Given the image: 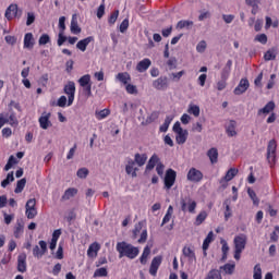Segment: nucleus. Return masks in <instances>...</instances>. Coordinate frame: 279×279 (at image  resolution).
<instances>
[{"label":"nucleus","mask_w":279,"mask_h":279,"mask_svg":"<svg viewBox=\"0 0 279 279\" xmlns=\"http://www.w3.org/2000/svg\"><path fill=\"white\" fill-rule=\"evenodd\" d=\"M116 250L119 254V258H123L125 256L126 258H130L131 260H134L138 254H141V251L138 247L128 243V242H118Z\"/></svg>","instance_id":"nucleus-1"},{"label":"nucleus","mask_w":279,"mask_h":279,"mask_svg":"<svg viewBox=\"0 0 279 279\" xmlns=\"http://www.w3.org/2000/svg\"><path fill=\"white\" fill-rule=\"evenodd\" d=\"M181 263H186L187 265H195L197 263V256L193 247L184 246L182 248Z\"/></svg>","instance_id":"nucleus-2"},{"label":"nucleus","mask_w":279,"mask_h":279,"mask_svg":"<svg viewBox=\"0 0 279 279\" xmlns=\"http://www.w3.org/2000/svg\"><path fill=\"white\" fill-rule=\"evenodd\" d=\"M175 134V142L178 145H184L186 143V138H189V131L182 129L180 122H175L172 128Z\"/></svg>","instance_id":"nucleus-3"},{"label":"nucleus","mask_w":279,"mask_h":279,"mask_svg":"<svg viewBox=\"0 0 279 279\" xmlns=\"http://www.w3.org/2000/svg\"><path fill=\"white\" fill-rule=\"evenodd\" d=\"M178 178V172L175 170L169 168L166 171L165 178H163V189L166 191H171L173 187V184H175V179Z\"/></svg>","instance_id":"nucleus-4"},{"label":"nucleus","mask_w":279,"mask_h":279,"mask_svg":"<svg viewBox=\"0 0 279 279\" xmlns=\"http://www.w3.org/2000/svg\"><path fill=\"white\" fill-rule=\"evenodd\" d=\"M181 210L183 213H191V215H195V208H197V202H195L191 197L182 198L181 202Z\"/></svg>","instance_id":"nucleus-5"},{"label":"nucleus","mask_w":279,"mask_h":279,"mask_svg":"<svg viewBox=\"0 0 279 279\" xmlns=\"http://www.w3.org/2000/svg\"><path fill=\"white\" fill-rule=\"evenodd\" d=\"M63 93L68 95V107L73 106V101H75V82L69 81L63 87Z\"/></svg>","instance_id":"nucleus-6"},{"label":"nucleus","mask_w":279,"mask_h":279,"mask_svg":"<svg viewBox=\"0 0 279 279\" xmlns=\"http://www.w3.org/2000/svg\"><path fill=\"white\" fill-rule=\"evenodd\" d=\"M25 215L27 219H35L38 215V209H36V198H29L25 205Z\"/></svg>","instance_id":"nucleus-7"},{"label":"nucleus","mask_w":279,"mask_h":279,"mask_svg":"<svg viewBox=\"0 0 279 279\" xmlns=\"http://www.w3.org/2000/svg\"><path fill=\"white\" fill-rule=\"evenodd\" d=\"M278 148V144L276 140H270L267 146V160L269 165H276V149Z\"/></svg>","instance_id":"nucleus-8"},{"label":"nucleus","mask_w":279,"mask_h":279,"mask_svg":"<svg viewBox=\"0 0 279 279\" xmlns=\"http://www.w3.org/2000/svg\"><path fill=\"white\" fill-rule=\"evenodd\" d=\"M39 245V246H38ZM38 245H35L33 248V256L35 258H43L47 254V242L45 240H40Z\"/></svg>","instance_id":"nucleus-9"},{"label":"nucleus","mask_w":279,"mask_h":279,"mask_svg":"<svg viewBox=\"0 0 279 279\" xmlns=\"http://www.w3.org/2000/svg\"><path fill=\"white\" fill-rule=\"evenodd\" d=\"M38 123L41 130H49V128L53 125V123H51V112L44 111L38 119Z\"/></svg>","instance_id":"nucleus-10"},{"label":"nucleus","mask_w":279,"mask_h":279,"mask_svg":"<svg viewBox=\"0 0 279 279\" xmlns=\"http://www.w3.org/2000/svg\"><path fill=\"white\" fill-rule=\"evenodd\" d=\"M234 250H240L243 252L247 245V235L245 233H240L233 239Z\"/></svg>","instance_id":"nucleus-11"},{"label":"nucleus","mask_w":279,"mask_h":279,"mask_svg":"<svg viewBox=\"0 0 279 279\" xmlns=\"http://www.w3.org/2000/svg\"><path fill=\"white\" fill-rule=\"evenodd\" d=\"M138 171V165L135 162L132 158H126V165H125V172L128 175H131V178H136L138 174L136 173Z\"/></svg>","instance_id":"nucleus-12"},{"label":"nucleus","mask_w":279,"mask_h":279,"mask_svg":"<svg viewBox=\"0 0 279 279\" xmlns=\"http://www.w3.org/2000/svg\"><path fill=\"white\" fill-rule=\"evenodd\" d=\"M189 182H202L204 180V173H202L197 168H191L186 174Z\"/></svg>","instance_id":"nucleus-13"},{"label":"nucleus","mask_w":279,"mask_h":279,"mask_svg":"<svg viewBox=\"0 0 279 279\" xmlns=\"http://www.w3.org/2000/svg\"><path fill=\"white\" fill-rule=\"evenodd\" d=\"M239 173V170L236 168H230L226 175L220 180V184L222 189H227L228 182L234 180L235 175Z\"/></svg>","instance_id":"nucleus-14"},{"label":"nucleus","mask_w":279,"mask_h":279,"mask_svg":"<svg viewBox=\"0 0 279 279\" xmlns=\"http://www.w3.org/2000/svg\"><path fill=\"white\" fill-rule=\"evenodd\" d=\"M153 86L156 90H167L169 88V78L161 76L153 82Z\"/></svg>","instance_id":"nucleus-15"},{"label":"nucleus","mask_w":279,"mask_h":279,"mask_svg":"<svg viewBox=\"0 0 279 279\" xmlns=\"http://www.w3.org/2000/svg\"><path fill=\"white\" fill-rule=\"evenodd\" d=\"M160 265H162V256L158 255L153 258L149 267L150 276H157L158 269H160Z\"/></svg>","instance_id":"nucleus-16"},{"label":"nucleus","mask_w":279,"mask_h":279,"mask_svg":"<svg viewBox=\"0 0 279 279\" xmlns=\"http://www.w3.org/2000/svg\"><path fill=\"white\" fill-rule=\"evenodd\" d=\"M17 271H20V274L27 271V254L25 253L17 256Z\"/></svg>","instance_id":"nucleus-17"},{"label":"nucleus","mask_w":279,"mask_h":279,"mask_svg":"<svg viewBox=\"0 0 279 279\" xmlns=\"http://www.w3.org/2000/svg\"><path fill=\"white\" fill-rule=\"evenodd\" d=\"M17 14H19V4L12 3L5 10L4 16L8 21H12V19H16Z\"/></svg>","instance_id":"nucleus-18"},{"label":"nucleus","mask_w":279,"mask_h":279,"mask_svg":"<svg viewBox=\"0 0 279 279\" xmlns=\"http://www.w3.org/2000/svg\"><path fill=\"white\" fill-rule=\"evenodd\" d=\"M250 88V81L247 78H242L239 85L234 88V95H243Z\"/></svg>","instance_id":"nucleus-19"},{"label":"nucleus","mask_w":279,"mask_h":279,"mask_svg":"<svg viewBox=\"0 0 279 279\" xmlns=\"http://www.w3.org/2000/svg\"><path fill=\"white\" fill-rule=\"evenodd\" d=\"M99 250H101V245L97 242H94L89 245L87 250L88 258H97V254H99Z\"/></svg>","instance_id":"nucleus-20"},{"label":"nucleus","mask_w":279,"mask_h":279,"mask_svg":"<svg viewBox=\"0 0 279 279\" xmlns=\"http://www.w3.org/2000/svg\"><path fill=\"white\" fill-rule=\"evenodd\" d=\"M116 80L123 84V86H126V84L132 82V76L128 72H120L116 75Z\"/></svg>","instance_id":"nucleus-21"},{"label":"nucleus","mask_w":279,"mask_h":279,"mask_svg":"<svg viewBox=\"0 0 279 279\" xmlns=\"http://www.w3.org/2000/svg\"><path fill=\"white\" fill-rule=\"evenodd\" d=\"M226 133L228 136H236V121L234 120H229L226 123Z\"/></svg>","instance_id":"nucleus-22"},{"label":"nucleus","mask_w":279,"mask_h":279,"mask_svg":"<svg viewBox=\"0 0 279 279\" xmlns=\"http://www.w3.org/2000/svg\"><path fill=\"white\" fill-rule=\"evenodd\" d=\"M95 40V37L89 36L86 37L84 39H81L77 44H76V49H80V51H86V48L90 45V43H93Z\"/></svg>","instance_id":"nucleus-23"},{"label":"nucleus","mask_w":279,"mask_h":279,"mask_svg":"<svg viewBox=\"0 0 279 279\" xmlns=\"http://www.w3.org/2000/svg\"><path fill=\"white\" fill-rule=\"evenodd\" d=\"M160 157H158L156 154H154L150 158H149V160H148V162H147V165H146V171H151V170H154V168L155 167H158V165H160Z\"/></svg>","instance_id":"nucleus-24"},{"label":"nucleus","mask_w":279,"mask_h":279,"mask_svg":"<svg viewBox=\"0 0 279 279\" xmlns=\"http://www.w3.org/2000/svg\"><path fill=\"white\" fill-rule=\"evenodd\" d=\"M150 66H151V60L144 59L137 63L136 71H138V73H145V71H147V69H149Z\"/></svg>","instance_id":"nucleus-25"},{"label":"nucleus","mask_w":279,"mask_h":279,"mask_svg":"<svg viewBox=\"0 0 279 279\" xmlns=\"http://www.w3.org/2000/svg\"><path fill=\"white\" fill-rule=\"evenodd\" d=\"M245 3L246 5H250V8H252L251 14H258V10H260V0H245Z\"/></svg>","instance_id":"nucleus-26"},{"label":"nucleus","mask_w":279,"mask_h":279,"mask_svg":"<svg viewBox=\"0 0 279 279\" xmlns=\"http://www.w3.org/2000/svg\"><path fill=\"white\" fill-rule=\"evenodd\" d=\"M24 231H25V225H23V221L17 220L14 227V232H13L15 239H21V236H23Z\"/></svg>","instance_id":"nucleus-27"},{"label":"nucleus","mask_w":279,"mask_h":279,"mask_svg":"<svg viewBox=\"0 0 279 279\" xmlns=\"http://www.w3.org/2000/svg\"><path fill=\"white\" fill-rule=\"evenodd\" d=\"M134 162L137 165V167H145V162H147V154H140L136 153L134 155Z\"/></svg>","instance_id":"nucleus-28"},{"label":"nucleus","mask_w":279,"mask_h":279,"mask_svg":"<svg viewBox=\"0 0 279 279\" xmlns=\"http://www.w3.org/2000/svg\"><path fill=\"white\" fill-rule=\"evenodd\" d=\"M207 156H208L211 165H217V162L219 161V150H217V148H210L207 151Z\"/></svg>","instance_id":"nucleus-29"},{"label":"nucleus","mask_w":279,"mask_h":279,"mask_svg":"<svg viewBox=\"0 0 279 279\" xmlns=\"http://www.w3.org/2000/svg\"><path fill=\"white\" fill-rule=\"evenodd\" d=\"M24 49H34V34L26 33L24 36Z\"/></svg>","instance_id":"nucleus-30"},{"label":"nucleus","mask_w":279,"mask_h":279,"mask_svg":"<svg viewBox=\"0 0 279 279\" xmlns=\"http://www.w3.org/2000/svg\"><path fill=\"white\" fill-rule=\"evenodd\" d=\"M77 195V189L75 187H69L65 190L64 194L62 195V201L63 202H69V199H72V197H75Z\"/></svg>","instance_id":"nucleus-31"},{"label":"nucleus","mask_w":279,"mask_h":279,"mask_svg":"<svg viewBox=\"0 0 279 279\" xmlns=\"http://www.w3.org/2000/svg\"><path fill=\"white\" fill-rule=\"evenodd\" d=\"M214 238H215V233L210 231L203 242V252L205 256H206V251L208 250V247H210V243H213L214 241Z\"/></svg>","instance_id":"nucleus-32"},{"label":"nucleus","mask_w":279,"mask_h":279,"mask_svg":"<svg viewBox=\"0 0 279 279\" xmlns=\"http://www.w3.org/2000/svg\"><path fill=\"white\" fill-rule=\"evenodd\" d=\"M276 108V104L274 101H269L264 108L259 109L257 114H269V112H274Z\"/></svg>","instance_id":"nucleus-33"},{"label":"nucleus","mask_w":279,"mask_h":279,"mask_svg":"<svg viewBox=\"0 0 279 279\" xmlns=\"http://www.w3.org/2000/svg\"><path fill=\"white\" fill-rule=\"evenodd\" d=\"M70 31H71L72 34H81L82 33V28L77 24V16L76 15L72 16Z\"/></svg>","instance_id":"nucleus-34"},{"label":"nucleus","mask_w":279,"mask_h":279,"mask_svg":"<svg viewBox=\"0 0 279 279\" xmlns=\"http://www.w3.org/2000/svg\"><path fill=\"white\" fill-rule=\"evenodd\" d=\"M276 56H278V48H270L265 52L264 60H266V62H269L271 60H275Z\"/></svg>","instance_id":"nucleus-35"},{"label":"nucleus","mask_w":279,"mask_h":279,"mask_svg":"<svg viewBox=\"0 0 279 279\" xmlns=\"http://www.w3.org/2000/svg\"><path fill=\"white\" fill-rule=\"evenodd\" d=\"M229 73H230L229 71L223 70L221 75L222 80L219 81L216 85L217 90H223L226 88L227 86L226 78L228 77Z\"/></svg>","instance_id":"nucleus-36"},{"label":"nucleus","mask_w":279,"mask_h":279,"mask_svg":"<svg viewBox=\"0 0 279 279\" xmlns=\"http://www.w3.org/2000/svg\"><path fill=\"white\" fill-rule=\"evenodd\" d=\"M149 254H151V248L149 246H145L142 256L140 257V262L142 265H147Z\"/></svg>","instance_id":"nucleus-37"},{"label":"nucleus","mask_w":279,"mask_h":279,"mask_svg":"<svg viewBox=\"0 0 279 279\" xmlns=\"http://www.w3.org/2000/svg\"><path fill=\"white\" fill-rule=\"evenodd\" d=\"M208 218V213L206 210H202L195 219V226H202V223H204L206 221V219Z\"/></svg>","instance_id":"nucleus-38"},{"label":"nucleus","mask_w":279,"mask_h":279,"mask_svg":"<svg viewBox=\"0 0 279 279\" xmlns=\"http://www.w3.org/2000/svg\"><path fill=\"white\" fill-rule=\"evenodd\" d=\"M173 119H174L173 114L167 116L165 119L163 125H161L159 129L160 132H167V130H169V125H171V122L173 121Z\"/></svg>","instance_id":"nucleus-39"},{"label":"nucleus","mask_w":279,"mask_h":279,"mask_svg":"<svg viewBox=\"0 0 279 279\" xmlns=\"http://www.w3.org/2000/svg\"><path fill=\"white\" fill-rule=\"evenodd\" d=\"M189 27H193V21L181 20L177 24V29H189Z\"/></svg>","instance_id":"nucleus-40"},{"label":"nucleus","mask_w":279,"mask_h":279,"mask_svg":"<svg viewBox=\"0 0 279 279\" xmlns=\"http://www.w3.org/2000/svg\"><path fill=\"white\" fill-rule=\"evenodd\" d=\"M78 84L81 88H83L84 86H90V74H85L81 78H78Z\"/></svg>","instance_id":"nucleus-41"},{"label":"nucleus","mask_w":279,"mask_h":279,"mask_svg":"<svg viewBox=\"0 0 279 279\" xmlns=\"http://www.w3.org/2000/svg\"><path fill=\"white\" fill-rule=\"evenodd\" d=\"M189 114H193V117H199V106L190 104L187 108Z\"/></svg>","instance_id":"nucleus-42"},{"label":"nucleus","mask_w":279,"mask_h":279,"mask_svg":"<svg viewBox=\"0 0 279 279\" xmlns=\"http://www.w3.org/2000/svg\"><path fill=\"white\" fill-rule=\"evenodd\" d=\"M266 24H265V29H269V27H275L277 28L279 25L278 20L276 19L275 21L271 20L270 16L265 17Z\"/></svg>","instance_id":"nucleus-43"},{"label":"nucleus","mask_w":279,"mask_h":279,"mask_svg":"<svg viewBox=\"0 0 279 279\" xmlns=\"http://www.w3.org/2000/svg\"><path fill=\"white\" fill-rule=\"evenodd\" d=\"M253 279H263V268H260V264L254 266Z\"/></svg>","instance_id":"nucleus-44"},{"label":"nucleus","mask_w":279,"mask_h":279,"mask_svg":"<svg viewBox=\"0 0 279 279\" xmlns=\"http://www.w3.org/2000/svg\"><path fill=\"white\" fill-rule=\"evenodd\" d=\"M96 119H98V121H101L104 119H106L107 117H110V110L109 109H102L100 111H96Z\"/></svg>","instance_id":"nucleus-45"},{"label":"nucleus","mask_w":279,"mask_h":279,"mask_svg":"<svg viewBox=\"0 0 279 279\" xmlns=\"http://www.w3.org/2000/svg\"><path fill=\"white\" fill-rule=\"evenodd\" d=\"M223 206L226 208L225 220L228 221V219H230V217H232V208H230V201H225Z\"/></svg>","instance_id":"nucleus-46"},{"label":"nucleus","mask_w":279,"mask_h":279,"mask_svg":"<svg viewBox=\"0 0 279 279\" xmlns=\"http://www.w3.org/2000/svg\"><path fill=\"white\" fill-rule=\"evenodd\" d=\"M88 173H90L88 168H80L76 171V175H77V178H80V180H86V178H88Z\"/></svg>","instance_id":"nucleus-47"},{"label":"nucleus","mask_w":279,"mask_h":279,"mask_svg":"<svg viewBox=\"0 0 279 279\" xmlns=\"http://www.w3.org/2000/svg\"><path fill=\"white\" fill-rule=\"evenodd\" d=\"M25 184H27L26 179H21L16 183V187L14 190V193H23V189H25Z\"/></svg>","instance_id":"nucleus-48"},{"label":"nucleus","mask_w":279,"mask_h":279,"mask_svg":"<svg viewBox=\"0 0 279 279\" xmlns=\"http://www.w3.org/2000/svg\"><path fill=\"white\" fill-rule=\"evenodd\" d=\"M108 276V269L107 268H98L94 272V278H106Z\"/></svg>","instance_id":"nucleus-49"},{"label":"nucleus","mask_w":279,"mask_h":279,"mask_svg":"<svg viewBox=\"0 0 279 279\" xmlns=\"http://www.w3.org/2000/svg\"><path fill=\"white\" fill-rule=\"evenodd\" d=\"M10 182H14V172L8 173L7 178L1 182L2 189H5Z\"/></svg>","instance_id":"nucleus-50"},{"label":"nucleus","mask_w":279,"mask_h":279,"mask_svg":"<svg viewBox=\"0 0 279 279\" xmlns=\"http://www.w3.org/2000/svg\"><path fill=\"white\" fill-rule=\"evenodd\" d=\"M125 90L129 95H138V88L136 87V85H132L129 83L125 85Z\"/></svg>","instance_id":"nucleus-51"},{"label":"nucleus","mask_w":279,"mask_h":279,"mask_svg":"<svg viewBox=\"0 0 279 279\" xmlns=\"http://www.w3.org/2000/svg\"><path fill=\"white\" fill-rule=\"evenodd\" d=\"M143 222H138L135 225V228L133 230V239H136L144 230Z\"/></svg>","instance_id":"nucleus-52"},{"label":"nucleus","mask_w":279,"mask_h":279,"mask_svg":"<svg viewBox=\"0 0 279 279\" xmlns=\"http://www.w3.org/2000/svg\"><path fill=\"white\" fill-rule=\"evenodd\" d=\"M222 245V258H228V252H230V246H228V242L226 240L220 241Z\"/></svg>","instance_id":"nucleus-53"},{"label":"nucleus","mask_w":279,"mask_h":279,"mask_svg":"<svg viewBox=\"0 0 279 279\" xmlns=\"http://www.w3.org/2000/svg\"><path fill=\"white\" fill-rule=\"evenodd\" d=\"M247 193H248V197H251V199H252V202H253V204L255 205V206H258V197L256 196V192H254V190H252V189H248L247 190Z\"/></svg>","instance_id":"nucleus-54"},{"label":"nucleus","mask_w":279,"mask_h":279,"mask_svg":"<svg viewBox=\"0 0 279 279\" xmlns=\"http://www.w3.org/2000/svg\"><path fill=\"white\" fill-rule=\"evenodd\" d=\"M206 279H221V274L219 272V270L214 269V270L209 271Z\"/></svg>","instance_id":"nucleus-55"},{"label":"nucleus","mask_w":279,"mask_h":279,"mask_svg":"<svg viewBox=\"0 0 279 279\" xmlns=\"http://www.w3.org/2000/svg\"><path fill=\"white\" fill-rule=\"evenodd\" d=\"M66 40H68V37L64 35V33L59 32L58 40H57L58 47H62V45H64V43H66Z\"/></svg>","instance_id":"nucleus-56"},{"label":"nucleus","mask_w":279,"mask_h":279,"mask_svg":"<svg viewBox=\"0 0 279 279\" xmlns=\"http://www.w3.org/2000/svg\"><path fill=\"white\" fill-rule=\"evenodd\" d=\"M130 27V20L124 19L122 23L120 24V32L121 34H125L128 32V28Z\"/></svg>","instance_id":"nucleus-57"},{"label":"nucleus","mask_w":279,"mask_h":279,"mask_svg":"<svg viewBox=\"0 0 279 279\" xmlns=\"http://www.w3.org/2000/svg\"><path fill=\"white\" fill-rule=\"evenodd\" d=\"M38 43H39L40 46L47 45V44L51 43V37H49V35H47V34H43V35L39 37Z\"/></svg>","instance_id":"nucleus-58"},{"label":"nucleus","mask_w":279,"mask_h":279,"mask_svg":"<svg viewBox=\"0 0 279 279\" xmlns=\"http://www.w3.org/2000/svg\"><path fill=\"white\" fill-rule=\"evenodd\" d=\"M57 106L59 108H66V106H69V101H66V96H61L58 100H57Z\"/></svg>","instance_id":"nucleus-59"},{"label":"nucleus","mask_w":279,"mask_h":279,"mask_svg":"<svg viewBox=\"0 0 279 279\" xmlns=\"http://www.w3.org/2000/svg\"><path fill=\"white\" fill-rule=\"evenodd\" d=\"M255 41L260 43V45H267V35L266 34L256 35Z\"/></svg>","instance_id":"nucleus-60"},{"label":"nucleus","mask_w":279,"mask_h":279,"mask_svg":"<svg viewBox=\"0 0 279 279\" xmlns=\"http://www.w3.org/2000/svg\"><path fill=\"white\" fill-rule=\"evenodd\" d=\"M234 267H235L234 264H226L222 269L226 274H229V276H230V275L234 274Z\"/></svg>","instance_id":"nucleus-61"},{"label":"nucleus","mask_w":279,"mask_h":279,"mask_svg":"<svg viewBox=\"0 0 279 279\" xmlns=\"http://www.w3.org/2000/svg\"><path fill=\"white\" fill-rule=\"evenodd\" d=\"M146 241H147V228H144L140 233V239L137 240V243H145Z\"/></svg>","instance_id":"nucleus-62"},{"label":"nucleus","mask_w":279,"mask_h":279,"mask_svg":"<svg viewBox=\"0 0 279 279\" xmlns=\"http://www.w3.org/2000/svg\"><path fill=\"white\" fill-rule=\"evenodd\" d=\"M206 47H207L206 41L202 40V41H199V43L197 44V46H196V51H197L198 53H204V52L206 51Z\"/></svg>","instance_id":"nucleus-63"},{"label":"nucleus","mask_w":279,"mask_h":279,"mask_svg":"<svg viewBox=\"0 0 279 279\" xmlns=\"http://www.w3.org/2000/svg\"><path fill=\"white\" fill-rule=\"evenodd\" d=\"M156 171L160 178L165 175V163H162V161L156 166Z\"/></svg>","instance_id":"nucleus-64"}]
</instances>
